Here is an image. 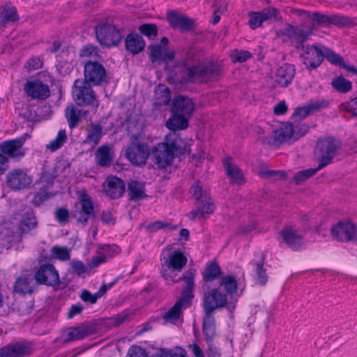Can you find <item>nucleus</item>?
Here are the masks:
<instances>
[{"label": "nucleus", "mask_w": 357, "mask_h": 357, "mask_svg": "<svg viewBox=\"0 0 357 357\" xmlns=\"http://www.w3.org/2000/svg\"><path fill=\"white\" fill-rule=\"evenodd\" d=\"M187 262V257L181 250L164 249L160 257L161 277L168 284L177 283L182 279L184 280V275L181 276L180 273Z\"/></svg>", "instance_id": "f257e3e1"}, {"label": "nucleus", "mask_w": 357, "mask_h": 357, "mask_svg": "<svg viewBox=\"0 0 357 357\" xmlns=\"http://www.w3.org/2000/svg\"><path fill=\"white\" fill-rule=\"evenodd\" d=\"M312 32L311 27L305 30L303 26L291 25H287L284 29L277 31L278 37H284L283 40L289 39L295 43L299 52L300 57L307 68L312 67V47L310 45H305V43Z\"/></svg>", "instance_id": "f03ea898"}, {"label": "nucleus", "mask_w": 357, "mask_h": 357, "mask_svg": "<svg viewBox=\"0 0 357 357\" xmlns=\"http://www.w3.org/2000/svg\"><path fill=\"white\" fill-rule=\"evenodd\" d=\"M195 271L190 269L185 272L184 275V287L181 297L176 302L174 305L171 307L163 315L165 323L176 324L182 316V311L187 308L190 304L192 298L194 296L193 290L195 287Z\"/></svg>", "instance_id": "7ed1b4c3"}, {"label": "nucleus", "mask_w": 357, "mask_h": 357, "mask_svg": "<svg viewBox=\"0 0 357 357\" xmlns=\"http://www.w3.org/2000/svg\"><path fill=\"white\" fill-rule=\"evenodd\" d=\"M183 79L185 82H207L217 76L220 71V68L216 64L210 63L206 66L198 63L192 54L187 55L183 61Z\"/></svg>", "instance_id": "20e7f679"}, {"label": "nucleus", "mask_w": 357, "mask_h": 357, "mask_svg": "<svg viewBox=\"0 0 357 357\" xmlns=\"http://www.w3.org/2000/svg\"><path fill=\"white\" fill-rule=\"evenodd\" d=\"M342 146L341 142L336 138L327 137L322 138L317 142V151L318 153L319 165L314 168V174L331 164L334 157L338 153Z\"/></svg>", "instance_id": "39448f33"}, {"label": "nucleus", "mask_w": 357, "mask_h": 357, "mask_svg": "<svg viewBox=\"0 0 357 357\" xmlns=\"http://www.w3.org/2000/svg\"><path fill=\"white\" fill-rule=\"evenodd\" d=\"M331 235L341 243H357V225L349 219L341 220L332 225Z\"/></svg>", "instance_id": "423d86ee"}, {"label": "nucleus", "mask_w": 357, "mask_h": 357, "mask_svg": "<svg viewBox=\"0 0 357 357\" xmlns=\"http://www.w3.org/2000/svg\"><path fill=\"white\" fill-rule=\"evenodd\" d=\"M324 59L331 64L345 68L348 71L355 73L357 72L354 67L347 65L340 54L324 45L314 44V68L319 66Z\"/></svg>", "instance_id": "0eeeda50"}, {"label": "nucleus", "mask_w": 357, "mask_h": 357, "mask_svg": "<svg viewBox=\"0 0 357 357\" xmlns=\"http://www.w3.org/2000/svg\"><path fill=\"white\" fill-rule=\"evenodd\" d=\"M78 202L75 204L74 216L79 223L86 225L95 215L93 202L84 189L77 190Z\"/></svg>", "instance_id": "6e6552de"}, {"label": "nucleus", "mask_w": 357, "mask_h": 357, "mask_svg": "<svg viewBox=\"0 0 357 357\" xmlns=\"http://www.w3.org/2000/svg\"><path fill=\"white\" fill-rule=\"evenodd\" d=\"M96 38L101 45L116 46L122 40V34L119 29L111 24H102L96 27Z\"/></svg>", "instance_id": "1a4fd4ad"}, {"label": "nucleus", "mask_w": 357, "mask_h": 357, "mask_svg": "<svg viewBox=\"0 0 357 357\" xmlns=\"http://www.w3.org/2000/svg\"><path fill=\"white\" fill-rule=\"evenodd\" d=\"M73 96L79 106L93 105L96 103V96L89 84L83 79H76L73 89Z\"/></svg>", "instance_id": "9d476101"}, {"label": "nucleus", "mask_w": 357, "mask_h": 357, "mask_svg": "<svg viewBox=\"0 0 357 357\" xmlns=\"http://www.w3.org/2000/svg\"><path fill=\"white\" fill-rule=\"evenodd\" d=\"M84 82L93 85H101L108 82L105 68L98 62L87 61L84 66Z\"/></svg>", "instance_id": "9b49d317"}, {"label": "nucleus", "mask_w": 357, "mask_h": 357, "mask_svg": "<svg viewBox=\"0 0 357 357\" xmlns=\"http://www.w3.org/2000/svg\"><path fill=\"white\" fill-rule=\"evenodd\" d=\"M227 301V295L221 293L218 288L204 291L203 298L204 314H213L215 310L223 307Z\"/></svg>", "instance_id": "f8f14e48"}, {"label": "nucleus", "mask_w": 357, "mask_h": 357, "mask_svg": "<svg viewBox=\"0 0 357 357\" xmlns=\"http://www.w3.org/2000/svg\"><path fill=\"white\" fill-rule=\"evenodd\" d=\"M8 185L14 190L28 188L32 183V177L22 169H13L6 176Z\"/></svg>", "instance_id": "ddd939ff"}, {"label": "nucleus", "mask_w": 357, "mask_h": 357, "mask_svg": "<svg viewBox=\"0 0 357 357\" xmlns=\"http://www.w3.org/2000/svg\"><path fill=\"white\" fill-rule=\"evenodd\" d=\"M34 277L38 284H40L54 286L59 282V273L54 266L50 264L41 265Z\"/></svg>", "instance_id": "4468645a"}, {"label": "nucleus", "mask_w": 357, "mask_h": 357, "mask_svg": "<svg viewBox=\"0 0 357 357\" xmlns=\"http://www.w3.org/2000/svg\"><path fill=\"white\" fill-rule=\"evenodd\" d=\"M168 39L163 37L160 44L150 45V59L152 62L161 63L162 62L172 61L174 58V52L167 48Z\"/></svg>", "instance_id": "2eb2a0df"}, {"label": "nucleus", "mask_w": 357, "mask_h": 357, "mask_svg": "<svg viewBox=\"0 0 357 357\" xmlns=\"http://www.w3.org/2000/svg\"><path fill=\"white\" fill-rule=\"evenodd\" d=\"M150 154L148 146L144 143H132L126 150L128 159L135 165L145 164Z\"/></svg>", "instance_id": "dca6fc26"}, {"label": "nucleus", "mask_w": 357, "mask_h": 357, "mask_svg": "<svg viewBox=\"0 0 357 357\" xmlns=\"http://www.w3.org/2000/svg\"><path fill=\"white\" fill-rule=\"evenodd\" d=\"M195 209L188 213V217L192 220L196 219H206L215 210V205L209 195H204V199L195 203Z\"/></svg>", "instance_id": "f3484780"}, {"label": "nucleus", "mask_w": 357, "mask_h": 357, "mask_svg": "<svg viewBox=\"0 0 357 357\" xmlns=\"http://www.w3.org/2000/svg\"><path fill=\"white\" fill-rule=\"evenodd\" d=\"M295 130L291 124L284 125L283 127L275 130L271 135L266 137L263 143L271 146L278 144L290 141L294 137Z\"/></svg>", "instance_id": "a211bd4d"}, {"label": "nucleus", "mask_w": 357, "mask_h": 357, "mask_svg": "<svg viewBox=\"0 0 357 357\" xmlns=\"http://www.w3.org/2000/svg\"><path fill=\"white\" fill-rule=\"evenodd\" d=\"M26 141L24 137H20L12 140H8L0 144V151L5 156L11 158H20L24 155L22 146Z\"/></svg>", "instance_id": "6ab92c4d"}, {"label": "nucleus", "mask_w": 357, "mask_h": 357, "mask_svg": "<svg viewBox=\"0 0 357 357\" xmlns=\"http://www.w3.org/2000/svg\"><path fill=\"white\" fill-rule=\"evenodd\" d=\"M24 90L32 99L45 100L50 95L49 86L39 80L27 82L24 85Z\"/></svg>", "instance_id": "aec40b11"}, {"label": "nucleus", "mask_w": 357, "mask_h": 357, "mask_svg": "<svg viewBox=\"0 0 357 357\" xmlns=\"http://www.w3.org/2000/svg\"><path fill=\"white\" fill-rule=\"evenodd\" d=\"M350 23L347 17L339 15H328L318 12H314V27L317 26H328L331 24L346 26Z\"/></svg>", "instance_id": "412c9836"}, {"label": "nucleus", "mask_w": 357, "mask_h": 357, "mask_svg": "<svg viewBox=\"0 0 357 357\" xmlns=\"http://www.w3.org/2000/svg\"><path fill=\"white\" fill-rule=\"evenodd\" d=\"M195 110V104L192 100L185 96H179L172 102V111L173 114H179L190 118Z\"/></svg>", "instance_id": "4be33fe9"}, {"label": "nucleus", "mask_w": 357, "mask_h": 357, "mask_svg": "<svg viewBox=\"0 0 357 357\" xmlns=\"http://www.w3.org/2000/svg\"><path fill=\"white\" fill-rule=\"evenodd\" d=\"M38 282L35 277L30 273H24L19 277L15 283V291L20 294H32L36 289Z\"/></svg>", "instance_id": "5701e85b"}, {"label": "nucleus", "mask_w": 357, "mask_h": 357, "mask_svg": "<svg viewBox=\"0 0 357 357\" xmlns=\"http://www.w3.org/2000/svg\"><path fill=\"white\" fill-rule=\"evenodd\" d=\"M105 194L111 199L120 197L125 190V184L122 180L116 177H108L103 184Z\"/></svg>", "instance_id": "b1692460"}, {"label": "nucleus", "mask_w": 357, "mask_h": 357, "mask_svg": "<svg viewBox=\"0 0 357 357\" xmlns=\"http://www.w3.org/2000/svg\"><path fill=\"white\" fill-rule=\"evenodd\" d=\"M38 220L32 211H28L20 218L17 226V232L19 236L22 238V235L30 233L32 230L38 227Z\"/></svg>", "instance_id": "393cba45"}, {"label": "nucleus", "mask_w": 357, "mask_h": 357, "mask_svg": "<svg viewBox=\"0 0 357 357\" xmlns=\"http://www.w3.org/2000/svg\"><path fill=\"white\" fill-rule=\"evenodd\" d=\"M31 351L28 344H8L0 349V357H24L29 355Z\"/></svg>", "instance_id": "a878e982"}, {"label": "nucleus", "mask_w": 357, "mask_h": 357, "mask_svg": "<svg viewBox=\"0 0 357 357\" xmlns=\"http://www.w3.org/2000/svg\"><path fill=\"white\" fill-rule=\"evenodd\" d=\"M174 154L175 153L168 149L165 145L160 144L155 146L153 151L155 163L162 168H165L172 163L174 158Z\"/></svg>", "instance_id": "bb28decb"}, {"label": "nucleus", "mask_w": 357, "mask_h": 357, "mask_svg": "<svg viewBox=\"0 0 357 357\" xmlns=\"http://www.w3.org/2000/svg\"><path fill=\"white\" fill-rule=\"evenodd\" d=\"M280 234L284 242L294 250H299L304 246L303 238L301 235L298 234L291 227H285Z\"/></svg>", "instance_id": "cd10ccee"}, {"label": "nucleus", "mask_w": 357, "mask_h": 357, "mask_svg": "<svg viewBox=\"0 0 357 357\" xmlns=\"http://www.w3.org/2000/svg\"><path fill=\"white\" fill-rule=\"evenodd\" d=\"M92 333L93 331L89 326L82 324L68 328L63 337L65 342H73L84 339Z\"/></svg>", "instance_id": "c85d7f7f"}, {"label": "nucleus", "mask_w": 357, "mask_h": 357, "mask_svg": "<svg viewBox=\"0 0 357 357\" xmlns=\"http://www.w3.org/2000/svg\"><path fill=\"white\" fill-rule=\"evenodd\" d=\"M294 73L293 66L284 64L277 69L275 75V82L281 86H287L292 81Z\"/></svg>", "instance_id": "c756f323"}, {"label": "nucleus", "mask_w": 357, "mask_h": 357, "mask_svg": "<svg viewBox=\"0 0 357 357\" xmlns=\"http://www.w3.org/2000/svg\"><path fill=\"white\" fill-rule=\"evenodd\" d=\"M223 165L227 175L232 183L241 185L244 182L243 174L241 169L232 162L230 158L223 160Z\"/></svg>", "instance_id": "7c9ffc66"}, {"label": "nucleus", "mask_w": 357, "mask_h": 357, "mask_svg": "<svg viewBox=\"0 0 357 357\" xmlns=\"http://www.w3.org/2000/svg\"><path fill=\"white\" fill-rule=\"evenodd\" d=\"M167 20L174 28L183 31L189 30L192 25V21L190 18L174 11L169 13Z\"/></svg>", "instance_id": "2f4dec72"}, {"label": "nucleus", "mask_w": 357, "mask_h": 357, "mask_svg": "<svg viewBox=\"0 0 357 357\" xmlns=\"http://www.w3.org/2000/svg\"><path fill=\"white\" fill-rule=\"evenodd\" d=\"M86 114V110L78 109L73 105H68L65 110V116L71 129L77 127L81 119Z\"/></svg>", "instance_id": "473e14b6"}, {"label": "nucleus", "mask_w": 357, "mask_h": 357, "mask_svg": "<svg viewBox=\"0 0 357 357\" xmlns=\"http://www.w3.org/2000/svg\"><path fill=\"white\" fill-rule=\"evenodd\" d=\"M114 154L109 146L103 145L99 147L95 153V158L98 165L109 167L113 160Z\"/></svg>", "instance_id": "72a5a7b5"}, {"label": "nucleus", "mask_w": 357, "mask_h": 357, "mask_svg": "<svg viewBox=\"0 0 357 357\" xmlns=\"http://www.w3.org/2000/svg\"><path fill=\"white\" fill-rule=\"evenodd\" d=\"M102 135V128L100 124H91V128L87 130V135L83 143L93 149L100 142Z\"/></svg>", "instance_id": "f704fd0d"}, {"label": "nucleus", "mask_w": 357, "mask_h": 357, "mask_svg": "<svg viewBox=\"0 0 357 357\" xmlns=\"http://www.w3.org/2000/svg\"><path fill=\"white\" fill-rule=\"evenodd\" d=\"M126 47L128 51L135 54L144 50L145 42L139 35L129 34L126 40Z\"/></svg>", "instance_id": "c9c22d12"}, {"label": "nucleus", "mask_w": 357, "mask_h": 357, "mask_svg": "<svg viewBox=\"0 0 357 357\" xmlns=\"http://www.w3.org/2000/svg\"><path fill=\"white\" fill-rule=\"evenodd\" d=\"M256 259L252 261V264L256 267V281L261 285H264L267 281L266 270L264 268V255L259 253L255 255Z\"/></svg>", "instance_id": "e433bc0d"}, {"label": "nucleus", "mask_w": 357, "mask_h": 357, "mask_svg": "<svg viewBox=\"0 0 357 357\" xmlns=\"http://www.w3.org/2000/svg\"><path fill=\"white\" fill-rule=\"evenodd\" d=\"M128 192L130 199L137 201L146 197L144 185L137 181H130L128 185Z\"/></svg>", "instance_id": "4c0bfd02"}, {"label": "nucleus", "mask_w": 357, "mask_h": 357, "mask_svg": "<svg viewBox=\"0 0 357 357\" xmlns=\"http://www.w3.org/2000/svg\"><path fill=\"white\" fill-rule=\"evenodd\" d=\"M189 118L179 114H173V116L166 122V126L172 132L185 129L188 126Z\"/></svg>", "instance_id": "58836bf2"}, {"label": "nucleus", "mask_w": 357, "mask_h": 357, "mask_svg": "<svg viewBox=\"0 0 357 357\" xmlns=\"http://www.w3.org/2000/svg\"><path fill=\"white\" fill-rule=\"evenodd\" d=\"M19 17L15 7L10 4H6L0 8V24H6L8 22H14Z\"/></svg>", "instance_id": "ea45409f"}, {"label": "nucleus", "mask_w": 357, "mask_h": 357, "mask_svg": "<svg viewBox=\"0 0 357 357\" xmlns=\"http://www.w3.org/2000/svg\"><path fill=\"white\" fill-rule=\"evenodd\" d=\"M170 101V91L165 85L158 86L155 91L154 105H166Z\"/></svg>", "instance_id": "a19ab883"}, {"label": "nucleus", "mask_w": 357, "mask_h": 357, "mask_svg": "<svg viewBox=\"0 0 357 357\" xmlns=\"http://www.w3.org/2000/svg\"><path fill=\"white\" fill-rule=\"evenodd\" d=\"M203 333L207 340H211L215 335V318L213 314H204Z\"/></svg>", "instance_id": "79ce46f5"}, {"label": "nucleus", "mask_w": 357, "mask_h": 357, "mask_svg": "<svg viewBox=\"0 0 357 357\" xmlns=\"http://www.w3.org/2000/svg\"><path fill=\"white\" fill-rule=\"evenodd\" d=\"M181 139L175 132H171L167 134L165 137V142L160 143V144L165 145L168 149L172 151L174 153L181 150Z\"/></svg>", "instance_id": "37998d69"}, {"label": "nucleus", "mask_w": 357, "mask_h": 357, "mask_svg": "<svg viewBox=\"0 0 357 357\" xmlns=\"http://www.w3.org/2000/svg\"><path fill=\"white\" fill-rule=\"evenodd\" d=\"M67 135L65 130L59 131L56 138L46 145L47 149L54 152L59 149L66 142Z\"/></svg>", "instance_id": "c03bdc74"}, {"label": "nucleus", "mask_w": 357, "mask_h": 357, "mask_svg": "<svg viewBox=\"0 0 357 357\" xmlns=\"http://www.w3.org/2000/svg\"><path fill=\"white\" fill-rule=\"evenodd\" d=\"M221 273L220 266L216 263L208 264L203 273L204 280L206 282L213 281Z\"/></svg>", "instance_id": "a18cd8bd"}, {"label": "nucleus", "mask_w": 357, "mask_h": 357, "mask_svg": "<svg viewBox=\"0 0 357 357\" xmlns=\"http://www.w3.org/2000/svg\"><path fill=\"white\" fill-rule=\"evenodd\" d=\"M332 86L338 92L347 93L351 89V82L343 77L334 78L331 82Z\"/></svg>", "instance_id": "49530a36"}, {"label": "nucleus", "mask_w": 357, "mask_h": 357, "mask_svg": "<svg viewBox=\"0 0 357 357\" xmlns=\"http://www.w3.org/2000/svg\"><path fill=\"white\" fill-rule=\"evenodd\" d=\"M220 286L223 287L225 291L231 294L237 289V281L234 276L227 275L221 278Z\"/></svg>", "instance_id": "de8ad7c7"}, {"label": "nucleus", "mask_w": 357, "mask_h": 357, "mask_svg": "<svg viewBox=\"0 0 357 357\" xmlns=\"http://www.w3.org/2000/svg\"><path fill=\"white\" fill-rule=\"evenodd\" d=\"M312 111V105L307 104L301 107H298L291 116V119L296 122L305 119Z\"/></svg>", "instance_id": "09e8293b"}, {"label": "nucleus", "mask_w": 357, "mask_h": 357, "mask_svg": "<svg viewBox=\"0 0 357 357\" xmlns=\"http://www.w3.org/2000/svg\"><path fill=\"white\" fill-rule=\"evenodd\" d=\"M155 357H186V352L179 347L172 349H161Z\"/></svg>", "instance_id": "8fccbe9b"}, {"label": "nucleus", "mask_w": 357, "mask_h": 357, "mask_svg": "<svg viewBox=\"0 0 357 357\" xmlns=\"http://www.w3.org/2000/svg\"><path fill=\"white\" fill-rule=\"evenodd\" d=\"M259 174L263 178L273 180L285 179L287 176V174L284 171L269 170L268 169H261Z\"/></svg>", "instance_id": "3c124183"}, {"label": "nucleus", "mask_w": 357, "mask_h": 357, "mask_svg": "<svg viewBox=\"0 0 357 357\" xmlns=\"http://www.w3.org/2000/svg\"><path fill=\"white\" fill-rule=\"evenodd\" d=\"M146 228L149 231L154 232L159 229H165L166 231L174 230L177 229V227L167 222L156 221L149 225Z\"/></svg>", "instance_id": "603ef678"}, {"label": "nucleus", "mask_w": 357, "mask_h": 357, "mask_svg": "<svg viewBox=\"0 0 357 357\" xmlns=\"http://www.w3.org/2000/svg\"><path fill=\"white\" fill-rule=\"evenodd\" d=\"M259 17H261L263 22L272 20H278L279 13L278 11L273 7L264 8L260 12H257Z\"/></svg>", "instance_id": "864d4df0"}, {"label": "nucleus", "mask_w": 357, "mask_h": 357, "mask_svg": "<svg viewBox=\"0 0 357 357\" xmlns=\"http://www.w3.org/2000/svg\"><path fill=\"white\" fill-rule=\"evenodd\" d=\"M139 31L151 39H153L158 34V29L154 24H144L139 27Z\"/></svg>", "instance_id": "5fc2aeb1"}, {"label": "nucleus", "mask_w": 357, "mask_h": 357, "mask_svg": "<svg viewBox=\"0 0 357 357\" xmlns=\"http://www.w3.org/2000/svg\"><path fill=\"white\" fill-rule=\"evenodd\" d=\"M312 176V168L298 172L294 176L293 180L295 184L300 185Z\"/></svg>", "instance_id": "6e6d98bb"}, {"label": "nucleus", "mask_w": 357, "mask_h": 357, "mask_svg": "<svg viewBox=\"0 0 357 357\" xmlns=\"http://www.w3.org/2000/svg\"><path fill=\"white\" fill-rule=\"evenodd\" d=\"M190 193L195 199L196 202L204 199V195H208L207 192L202 190L199 181H196L191 187Z\"/></svg>", "instance_id": "4d7b16f0"}, {"label": "nucleus", "mask_w": 357, "mask_h": 357, "mask_svg": "<svg viewBox=\"0 0 357 357\" xmlns=\"http://www.w3.org/2000/svg\"><path fill=\"white\" fill-rule=\"evenodd\" d=\"M52 252L54 255L61 260H67L70 258V254L67 248L59 246L52 248Z\"/></svg>", "instance_id": "13d9d810"}, {"label": "nucleus", "mask_w": 357, "mask_h": 357, "mask_svg": "<svg viewBox=\"0 0 357 357\" xmlns=\"http://www.w3.org/2000/svg\"><path fill=\"white\" fill-rule=\"evenodd\" d=\"M55 218L59 223L66 224L68 221L69 212L66 208H59L55 212Z\"/></svg>", "instance_id": "bf43d9fd"}, {"label": "nucleus", "mask_w": 357, "mask_h": 357, "mask_svg": "<svg viewBox=\"0 0 357 357\" xmlns=\"http://www.w3.org/2000/svg\"><path fill=\"white\" fill-rule=\"evenodd\" d=\"M249 25L252 29H255L262 25L263 21L257 12H252L249 14Z\"/></svg>", "instance_id": "052dcab7"}, {"label": "nucleus", "mask_w": 357, "mask_h": 357, "mask_svg": "<svg viewBox=\"0 0 357 357\" xmlns=\"http://www.w3.org/2000/svg\"><path fill=\"white\" fill-rule=\"evenodd\" d=\"M24 67L29 72L34 70H37L42 67V61L39 58H31L27 61Z\"/></svg>", "instance_id": "680f3d73"}, {"label": "nucleus", "mask_w": 357, "mask_h": 357, "mask_svg": "<svg viewBox=\"0 0 357 357\" xmlns=\"http://www.w3.org/2000/svg\"><path fill=\"white\" fill-rule=\"evenodd\" d=\"M233 59L238 62H244L251 57V54L248 51H235L233 53Z\"/></svg>", "instance_id": "e2e57ef3"}, {"label": "nucleus", "mask_w": 357, "mask_h": 357, "mask_svg": "<svg viewBox=\"0 0 357 357\" xmlns=\"http://www.w3.org/2000/svg\"><path fill=\"white\" fill-rule=\"evenodd\" d=\"M130 357H148L145 351L137 346H132L128 351Z\"/></svg>", "instance_id": "0e129e2a"}, {"label": "nucleus", "mask_w": 357, "mask_h": 357, "mask_svg": "<svg viewBox=\"0 0 357 357\" xmlns=\"http://www.w3.org/2000/svg\"><path fill=\"white\" fill-rule=\"evenodd\" d=\"M288 107L284 100L279 102L274 106L273 112L276 115L284 114L287 111Z\"/></svg>", "instance_id": "69168bd1"}, {"label": "nucleus", "mask_w": 357, "mask_h": 357, "mask_svg": "<svg viewBox=\"0 0 357 357\" xmlns=\"http://www.w3.org/2000/svg\"><path fill=\"white\" fill-rule=\"evenodd\" d=\"M101 220L104 224L114 225L115 219L110 211H104L101 215Z\"/></svg>", "instance_id": "338daca9"}, {"label": "nucleus", "mask_w": 357, "mask_h": 357, "mask_svg": "<svg viewBox=\"0 0 357 357\" xmlns=\"http://www.w3.org/2000/svg\"><path fill=\"white\" fill-rule=\"evenodd\" d=\"M346 109L357 117V97L347 103Z\"/></svg>", "instance_id": "774afa93"}]
</instances>
